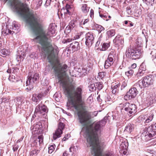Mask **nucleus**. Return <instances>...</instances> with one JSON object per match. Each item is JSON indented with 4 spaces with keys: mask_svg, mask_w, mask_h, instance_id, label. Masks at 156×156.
I'll return each mask as SVG.
<instances>
[{
    "mask_svg": "<svg viewBox=\"0 0 156 156\" xmlns=\"http://www.w3.org/2000/svg\"><path fill=\"white\" fill-rule=\"evenodd\" d=\"M58 127V129L55 131L53 134V138L54 140L61 136V135L62 132V130L64 128L65 124L59 121Z\"/></svg>",
    "mask_w": 156,
    "mask_h": 156,
    "instance_id": "4468645a",
    "label": "nucleus"
},
{
    "mask_svg": "<svg viewBox=\"0 0 156 156\" xmlns=\"http://www.w3.org/2000/svg\"><path fill=\"white\" fill-rule=\"evenodd\" d=\"M138 91L136 88L133 87L130 88L129 91L124 96V99L126 101H127L131 98H135L138 94Z\"/></svg>",
    "mask_w": 156,
    "mask_h": 156,
    "instance_id": "f8f14e48",
    "label": "nucleus"
},
{
    "mask_svg": "<svg viewBox=\"0 0 156 156\" xmlns=\"http://www.w3.org/2000/svg\"><path fill=\"white\" fill-rule=\"evenodd\" d=\"M103 97H102V98ZM97 100L99 102H101L102 101L103 99H101L100 97V96L99 95L97 97Z\"/></svg>",
    "mask_w": 156,
    "mask_h": 156,
    "instance_id": "e2e57ef3",
    "label": "nucleus"
},
{
    "mask_svg": "<svg viewBox=\"0 0 156 156\" xmlns=\"http://www.w3.org/2000/svg\"><path fill=\"white\" fill-rule=\"evenodd\" d=\"M55 145L53 144L51 145L48 147V152L49 153L51 154L55 150Z\"/></svg>",
    "mask_w": 156,
    "mask_h": 156,
    "instance_id": "79ce46f5",
    "label": "nucleus"
},
{
    "mask_svg": "<svg viewBox=\"0 0 156 156\" xmlns=\"http://www.w3.org/2000/svg\"><path fill=\"white\" fill-rule=\"evenodd\" d=\"M67 66L64 65L62 66L56 67L54 69L55 76L57 77L59 82H60L62 87L64 94L67 97L68 101L67 102V106L68 104V77L66 75V71Z\"/></svg>",
    "mask_w": 156,
    "mask_h": 156,
    "instance_id": "20e7f679",
    "label": "nucleus"
},
{
    "mask_svg": "<svg viewBox=\"0 0 156 156\" xmlns=\"http://www.w3.org/2000/svg\"><path fill=\"white\" fill-rule=\"evenodd\" d=\"M11 5L30 26L31 30L37 36L34 41L41 45L42 47V52L45 56H47L48 62L52 63L55 58V55L54 48L50 44V40L48 37H51L52 35L55 34V28L50 26L46 34L43 29L40 19L31 13L29 9L23 3L14 0L11 3Z\"/></svg>",
    "mask_w": 156,
    "mask_h": 156,
    "instance_id": "f257e3e1",
    "label": "nucleus"
},
{
    "mask_svg": "<svg viewBox=\"0 0 156 156\" xmlns=\"http://www.w3.org/2000/svg\"><path fill=\"white\" fill-rule=\"evenodd\" d=\"M68 153L67 151H65L63 154L62 156H68Z\"/></svg>",
    "mask_w": 156,
    "mask_h": 156,
    "instance_id": "680f3d73",
    "label": "nucleus"
},
{
    "mask_svg": "<svg viewBox=\"0 0 156 156\" xmlns=\"http://www.w3.org/2000/svg\"><path fill=\"white\" fill-rule=\"evenodd\" d=\"M127 85L126 83L125 82H122L121 85V90H122L124 89Z\"/></svg>",
    "mask_w": 156,
    "mask_h": 156,
    "instance_id": "6e6d98bb",
    "label": "nucleus"
},
{
    "mask_svg": "<svg viewBox=\"0 0 156 156\" xmlns=\"http://www.w3.org/2000/svg\"><path fill=\"white\" fill-rule=\"evenodd\" d=\"M81 35H77L75 36V37H74V39H73V40H76V39H79L80 38ZM71 40H73V39H70Z\"/></svg>",
    "mask_w": 156,
    "mask_h": 156,
    "instance_id": "bf43d9fd",
    "label": "nucleus"
},
{
    "mask_svg": "<svg viewBox=\"0 0 156 156\" xmlns=\"http://www.w3.org/2000/svg\"><path fill=\"white\" fill-rule=\"evenodd\" d=\"M139 69L145 72L146 70V66L144 62L142 63L140 65Z\"/></svg>",
    "mask_w": 156,
    "mask_h": 156,
    "instance_id": "49530a36",
    "label": "nucleus"
},
{
    "mask_svg": "<svg viewBox=\"0 0 156 156\" xmlns=\"http://www.w3.org/2000/svg\"><path fill=\"white\" fill-rule=\"evenodd\" d=\"M68 4H66L65 8H63L61 10V15H62L63 13L65 18H66L68 17L67 15L68 12Z\"/></svg>",
    "mask_w": 156,
    "mask_h": 156,
    "instance_id": "c85d7f7f",
    "label": "nucleus"
},
{
    "mask_svg": "<svg viewBox=\"0 0 156 156\" xmlns=\"http://www.w3.org/2000/svg\"><path fill=\"white\" fill-rule=\"evenodd\" d=\"M37 1H38V3L37 4V7L38 8H39L40 7L42 4V0H37Z\"/></svg>",
    "mask_w": 156,
    "mask_h": 156,
    "instance_id": "5fc2aeb1",
    "label": "nucleus"
},
{
    "mask_svg": "<svg viewBox=\"0 0 156 156\" xmlns=\"http://www.w3.org/2000/svg\"><path fill=\"white\" fill-rule=\"evenodd\" d=\"M147 132L146 133L144 132L142 134V136H148L152 138L156 134V123L152 124L146 129Z\"/></svg>",
    "mask_w": 156,
    "mask_h": 156,
    "instance_id": "9d476101",
    "label": "nucleus"
},
{
    "mask_svg": "<svg viewBox=\"0 0 156 156\" xmlns=\"http://www.w3.org/2000/svg\"><path fill=\"white\" fill-rule=\"evenodd\" d=\"M75 20H72L69 23V30H73V28L74 27L75 25L74 24V22Z\"/></svg>",
    "mask_w": 156,
    "mask_h": 156,
    "instance_id": "ea45409f",
    "label": "nucleus"
},
{
    "mask_svg": "<svg viewBox=\"0 0 156 156\" xmlns=\"http://www.w3.org/2000/svg\"><path fill=\"white\" fill-rule=\"evenodd\" d=\"M143 0L147 5H152L153 4V2H152V0Z\"/></svg>",
    "mask_w": 156,
    "mask_h": 156,
    "instance_id": "09e8293b",
    "label": "nucleus"
},
{
    "mask_svg": "<svg viewBox=\"0 0 156 156\" xmlns=\"http://www.w3.org/2000/svg\"><path fill=\"white\" fill-rule=\"evenodd\" d=\"M110 46V44L109 43H104L102 45V48L101 49V51H104L107 50Z\"/></svg>",
    "mask_w": 156,
    "mask_h": 156,
    "instance_id": "c9c22d12",
    "label": "nucleus"
},
{
    "mask_svg": "<svg viewBox=\"0 0 156 156\" xmlns=\"http://www.w3.org/2000/svg\"><path fill=\"white\" fill-rule=\"evenodd\" d=\"M115 55V53L113 51H111L109 54L104 64V67L105 69H108L113 64Z\"/></svg>",
    "mask_w": 156,
    "mask_h": 156,
    "instance_id": "ddd939ff",
    "label": "nucleus"
},
{
    "mask_svg": "<svg viewBox=\"0 0 156 156\" xmlns=\"http://www.w3.org/2000/svg\"><path fill=\"white\" fill-rule=\"evenodd\" d=\"M26 56L25 52L24 51H22L21 50H18L17 51L16 55V59L17 62L21 60H23L24 57Z\"/></svg>",
    "mask_w": 156,
    "mask_h": 156,
    "instance_id": "aec40b11",
    "label": "nucleus"
},
{
    "mask_svg": "<svg viewBox=\"0 0 156 156\" xmlns=\"http://www.w3.org/2000/svg\"><path fill=\"white\" fill-rule=\"evenodd\" d=\"M154 116V115L153 114H151L150 115L148 116L144 121V123H148L150 122L153 120Z\"/></svg>",
    "mask_w": 156,
    "mask_h": 156,
    "instance_id": "473e14b6",
    "label": "nucleus"
},
{
    "mask_svg": "<svg viewBox=\"0 0 156 156\" xmlns=\"http://www.w3.org/2000/svg\"><path fill=\"white\" fill-rule=\"evenodd\" d=\"M99 16L100 17L103 18L104 20H105L106 21H107L109 20L108 19H107V15L106 14H101L99 13Z\"/></svg>",
    "mask_w": 156,
    "mask_h": 156,
    "instance_id": "603ef678",
    "label": "nucleus"
},
{
    "mask_svg": "<svg viewBox=\"0 0 156 156\" xmlns=\"http://www.w3.org/2000/svg\"><path fill=\"white\" fill-rule=\"evenodd\" d=\"M153 80L149 76H146L144 77L143 80H140L138 82V84L141 89L148 87L152 84Z\"/></svg>",
    "mask_w": 156,
    "mask_h": 156,
    "instance_id": "9b49d317",
    "label": "nucleus"
},
{
    "mask_svg": "<svg viewBox=\"0 0 156 156\" xmlns=\"http://www.w3.org/2000/svg\"><path fill=\"white\" fill-rule=\"evenodd\" d=\"M19 147V146L18 145H15L13 147V150L14 151H16L18 148Z\"/></svg>",
    "mask_w": 156,
    "mask_h": 156,
    "instance_id": "052dcab7",
    "label": "nucleus"
},
{
    "mask_svg": "<svg viewBox=\"0 0 156 156\" xmlns=\"http://www.w3.org/2000/svg\"><path fill=\"white\" fill-rule=\"evenodd\" d=\"M77 59V57L76 56H73V57L72 58L71 62H70V64H72L73 65H74V64L76 63Z\"/></svg>",
    "mask_w": 156,
    "mask_h": 156,
    "instance_id": "3c124183",
    "label": "nucleus"
},
{
    "mask_svg": "<svg viewBox=\"0 0 156 156\" xmlns=\"http://www.w3.org/2000/svg\"><path fill=\"white\" fill-rule=\"evenodd\" d=\"M141 55V50L133 49L131 46L127 48L126 52V57L130 59H136L140 58Z\"/></svg>",
    "mask_w": 156,
    "mask_h": 156,
    "instance_id": "6e6552de",
    "label": "nucleus"
},
{
    "mask_svg": "<svg viewBox=\"0 0 156 156\" xmlns=\"http://www.w3.org/2000/svg\"><path fill=\"white\" fill-rule=\"evenodd\" d=\"M43 142V137L41 135L38 136V138L35 140L32 143V145L35 147H37L38 145H40Z\"/></svg>",
    "mask_w": 156,
    "mask_h": 156,
    "instance_id": "5701e85b",
    "label": "nucleus"
},
{
    "mask_svg": "<svg viewBox=\"0 0 156 156\" xmlns=\"http://www.w3.org/2000/svg\"><path fill=\"white\" fill-rule=\"evenodd\" d=\"M70 74L71 76L73 77H75L76 76V69H74L73 71H72V72L70 71Z\"/></svg>",
    "mask_w": 156,
    "mask_h": 156,
    "instance_id": "8fccbe9b",
    "label": "nucleus"
},
{
    "mask_svg": "<svg viewBox=\"0 0 156 156\" xmlns=\"http://www.w3.org/2000/svg\"><path fill=\"white\" fill-rule=\"evenodd\" d=\"M145 73V72L139 69L138 71L136 74V76L137 77L141 76H143Z\"/></svg>",
    "mask_w": 156,
    "mask_h": 156,
    "instance_id": "de8ad7c7",
    "label": "nucleus"
},
{
    "mask_svg": "<svg viewBox=\"0 0 156 156\" xmlns=\"http://www.w3.org/2000/svg\"><path fill=\"white\" fill-rule=\"evenodd\" d=\"M129 23L128 24V26L129 27H132L133 26V24L130 22V21H129Z\"/></svg>",
    "mask_w": 156,
    "mask_h": 156,
    "instance_id": "0e129e2a",
    "label": "nucleus"
},
{
    "mask_svg": "<svg viewBox=\"0 0 156 156\" xmlns=\"http://www.w3.org/2000/svg\"><path fill=\"white\" fill-rule=\"evenodd\" d=\"M99 146L102 150L101 152L99 153V149L97 147H95V145L91 146V153L94 156H115L114 152L112 151L107 150L105 151L102 154V152L105 148L106 144L104 143H102L101 144L99 143Z\"/></svg>",
    "mask_w": 156,
    "mask_h": 156,
    "instance_id": "423d86ee",
    "label": "nucleus"
},
{
    "mask_svg": "<svg viewBox=\"0 0 156 156\" xmlns=\"http://www.w3.org/2000/svg\"><path fill=\"white\" fill-rule=\"evenodd\" d=\"M99 122H97L94 123L90 126L91 129H87L86 131L87 142L90 146L95 145V147L98 148L99 153L102 150L99 146L98 134L100 132L101 127Z\"/></svg>",
    "mask_w": 156,
    "mask_h": 156,
    "instance_id": "7ed1b4c3",
    "label": "nucleus"
},
{
    "mask_svg": "<svg viewBox=\"0 0 156 156\" xmlns=\"http://www.w3.org/2000/svg\"><path fill=\"white\" fill-rule=\"evenodd\" d=\"M96 28H97V30L100 33L102 31H104L105 29L104 27L100 25H96Z\"/></svg>",
    "mask_w": 156,
    "mask_h": 156,
    "instance_id": "a18cd8bd",
    "label": "nucleus"
},
{
    "mask_svg": "<svg viewBox=\"0 0 156 156\" xmlns=\"http://www.w3.org/2000/svg\"><path fill=\"white\" fill-rule=\"evenodd\" d=\"M94 10L91 9L90 10V16L91 18H92L94 17Z\"/></svg>",
    "mask_w": 156,
    "mask_h": 156,
    "instance_id": "13d9d810",
    "label": "nucleus"
},
{
    "mask_svg": "<svg viewBox=\"0 0 156 156\" xmlns=\"http://www.w3.org/2000/svg\"><path fill=\"white\" fill-rule=\"evenodd\" d=\"M19 26L16 22L14 21L12 25H7L2 27V34L4 36L12 35L13 33H16L19 31Z\"/></svg>",
    "mask_w": 156,
    "mask_h": 156,
    "instance_id": "39448f33",
    "label": "nucleus"
},
{
    "mask_svg": "<svg viewBox=\"0 0 156 156\" xmlns=\"http://www.w3.org/2000/svg\"><path fill=\"white\" fill-rule=\"evenodd\" d=\"M82 71L80 72V75H84L87 74V70L85 69H82Z\"/></svg>",
    "mask_w": 156,
    "mask_h": 156,
    "instance_id": "864d4df0",
    "label": "nucleus"
},
{
    "mask_svg": "<svg viewBox=\"0 0 156 156\" xmlns=\"http://www.w3.org/2000/svg\"><path fill=\"white\" fill-rule=\"evenodd\" d=\"M81 70H82V69H80V68H78V70H76V73H78V74L80 75V72L82 71Z\"/></svg>",
    "mask_w": 156,
    "mask_h": 156,
    "instance_id": "69168bd1",
    "label": "nucleus"
},
{
    "mask_svg": "<svg viewBox=\"0 0 156 156\" xmlns=\"http://www.w3.org/2000/svg\"><path fill=\"white\" fill-rule=\"evenodd\" d=\"M89 90L90 91H93L94 90H96V87L95 85V83H92L91 82L89 85Z\"/></svg>",
    "mask_w": 156,
    "mask_h": 156,
    "instance_id": "e433bc0d",
    "label": "nucleus"
},
{
    "mask_svg": "<svg viewBox=\"0 0 156 156\" xmlns=\"http://www.w3.org/2000/svg\"><path fill=\"white\" fill-rule=\"evenodd\" d=\"M110 117V118L111 117L109 115H108L107 116L105 117L101 121L99 122H98L100 123V126L101 127H103L105 125L106 123L107 122V120H109Z\"/></svg>",
    "mask_w": 156,
    "mask_h": 156,
    "instance_id": "c756f323",
    "label": "nucleus"
},
{
    "mask_svg": "<svg viewBox=\"0 0 156 156\" xmlns=\"http://www.w3.org/2000/svg\"><path fill=\"white\" fill-rule=\"evenodd\" d=\"M15 79V76H9V77L8 78V79L10 81H14L13 80V79Z\"/></svg>",
    "mask_w": 156,
    "mask_h": 156,
    "instance_id": "4d7b16f0",
    "label": "nucleus"
},
{
    "mask_svg": "<svg viewBox=\"0 0 156 156\" xmlns=\"http://www.w3.org/2000/svg\"><path fill=\"white\" fill-rule=\"evenodd\" d=\"M38 73H29L28 76V79L26 83V90H31L33 88L34 85L37 83L39 79V76Z\"/></svg>",
    "mask_w": 156,
    "mask_h": 156,
    "instance_id": "0eeeda50",
    "label": "nucleus"
},
{
    "mask_svg": "<svg viewBox=\"0 0 156 156\" xmlns=\"http://www.w3.org/2000/svg\"><path fill=\"white\" fill-rule=\"evenodd\" d=\"M111 117L109 118V120L110 119H112V120H113L114 119H115L116 118V116L114 115L113 116V115H111V116H109Z\"/></svg>",
    "mask_w": 156,
    "mask_h": 156,
    "instance_id": "338daca9",
    "label": "nucleus"
},
{
    "mask_svg": "<svg viewBox=\"0 0 156 156\" xmlns=\"http://www.w3.org/2000/svg\"><path fill=\"white\" fill-rule=\"evenodd\" d=\"M42 127V126L41 123H38L37 124L34 125L31 127V128L33 132H34L35 133H37L41 131Z\"/></svg>",
    "mask_w": 156,
    "mask_h": 156,
    "instance_id": "412c9836",
    "label": "nucleus"
},
{
    "mask_svg": "<svg viewBox=\"0 0 156 156\" xmlns=\"http://www.w3.org/2000/svg\"><path fill=\"white\" fill-rule=\"evenodd\" d=\"M39 151L37 150H32L30 152V156H36L38 152Z\"/></svg>",
    "mask_w": 156,
    "mask_h": 156,
    "instance_id": "a19ab883",
    "label": "nucleus"
},
{
    "mask_svg": "<svg viewBox=\"0 0 156 156\" xmlns=\"http://www.w3.org/2000/svg\"><path fill=\"white\" fill-rule=\"evenodd\" d=\"M154 98L153 95L151 94L148 96L146 98L145 103L147 105H150L155 102Z\"/></svg>",
    "mask_w": 156,
    "mask_h": 156,
    "instance_id": "4be33fe9",
    "label": "nucleus"
},
{
    "mask_svg": "<svg viewBox=\"0 0 156 156\" xmlns=\"http://www.w3.org/2000/svg\"><path fill=\"white\" fill-rule=\"evenodd\" d=\"M90 8L87 7V4L83 5L81 7L82 11L84 13H87L89 11Z\"/></svg>",
    "mask_w": 156,
    "mask_h": 156,
    "instance_id": "72a5a7b5",
    "label": "nucleus"
},
{
    "mask_svg": "<svg viewBox=\"0 0 156 156\" xmlns=\"http://www.w3.org/2000/svg\"><path fill=\"white\" fill-rule=\"evenodd\" d=\"M10 52L8 50L6 49H2L0 50V55L3 57H5L6 55H9Z\"/></svg>",
    "mask_w": 156,
    "mask_h": 156,
    "instance_id": "7c9ffc66",
    "label": "nucleus"
},
{
    "mask_svg": "<svg viewBox=\"0 0 156 156\" xmlns=\"http://www.w3.org/2000/svg\"><path fill=\"white\" fill-rule=\"evenodd\" d=\"M136 9V5L133 3L128 6L126 8V12L129 15H132Z\"/></svg>",
    "mask_w": 156,
    "mask_h": 156,
    "instance_id": "6ab92c4d",
    "label": "nucleus"
},
{
    "mask_svg": "<svg viewBox=\"0 0 156 156\" xmlns=\"http://www.w3.org/2000/svg\"><path fill=\"white\" fill-rule=\"evenodd\" d=\"M79 43L78 42L75 41L70 44L69 46V52L70 53H73L75 51L79 49L80 48Z\"/></svg>",
    "mask_w": 156,
    "mask_h": 156,
    "instance_id": "f3484780",
    "label": "nucleus"
},
{
    "mask_svg": "<svg viewBox=\"0 0 156 156\" xmlns=\"http://www.w3.org/2000/svg\"><path fill=\"white\" fill-rule=\"evenodd\" d=\"M128 144V143L127 141V140H126L122 142L120 146L121 147H123V149H126L127 148Z\"/></svg>",
    "mask_w": 156,
    "mask_h": 156,
    "instance_id": "58836bf2",
    "label": "nucleus"
},
{
    "mask_svg": "<svg viewBox=\"0 0 156 156\" xmlns=\"http://www.w3.org/2000/svg\"><path fill=\"white\" fill-rule=\"evenodd\" d=\"M134 73V71L132 69H130L129 70L125 72V74L128 77L131 76Z\"/></svg>",
    "mask_w": 156,
    "mask_h": 156,
    "instance_id": "c03bdc74",
    "label": "nucleus"
},
{
    "mask_svg": "<svg viewBox=\"0 0 156 156\" xmlns=\"http://www.w3.org/2000/svg\"><path fill=\"white\" fill-rule=\"evenodd\" d=\"M69 151L70 153V154L69 153V155L70 154L72 155V156H74V154L75 151V148L74 147H70L69 149Z\"/></svg>",
    "mask_w": 156,
    "mask_h": 156,
    "instance_id": "37998d69",
    "label": "nucleus"
},
{
    "mask_svg": "<svg viewBox=\"0 0 156 156\" xmlns=\"http://www.w3.org/2000/svg\"><path fill=\"white\" fill-rule=\"evenodd\" d=\"M85 44L87 46H91L94 43V37L93 34L88 32L85 35Z\"/></svg>",
    "mask_w": 156,
    "mask_h": 156,
    "instance_id": "2eb2a0df",
    "label": "nucleus"
},
{
    "mask_svg": "<svg viewBox=\"0 0 156 156\" xmlns=\"http://www.w3.org/2000/svg\"><path fill=\"white\" fill-rule=\"evenodd\" d=\"M102 99L107 104L110 105L112 103V101L110 96L107 94H104V97L102 98Z\"/></svg>",
    "mask_w": 156,
    "mask_h": 156,
    "instance_id": "a878e982",
    "label": "nucleus"
},
{
    "mask_svg": "<svg viewBox=\"0 0 156 156\" xmlns=\"http://www.w3.org/2000/svg\"><path fill=\"white\" fill-rule=\"evenodd\" d=\"M150 54L152 55V58L156 66V50L153 49L151 52Z\"/></svg>",
    "mask_w": 156,
    "mask_h": 156,
    "instance_id": "2f4dec72",
    "label": "nucleus"
},
{
    "mask_svg": "<svg viewBox=\"0 0 156 156\" xmlns=\"http://www.w3.org/2000/svg\"><path fill=\"white\" fill-rule=\"evenodd\" d=\"M107 34L108 37H111L115 35V30H109L107 32Z\"/></svg>",
    "mask_w": 156,
    "mask_h": 156,
    "instance_id": "4c0bfd02",
    "label": "nucleus"
},
{
    "mask_svg": "<svg viewBox=\"0 0 156 156\" xmlns=\"http://www.w3.org/2000/svg\"><path fill=\"white\" fill-rule=\"evenodd\" d=\"M134 125L133 124L129 123L125 127L124 132L130 133L134 129Z\"/></svg>",
    "mask_w": 156,
    "mask_h": 156,
    "instance_id": "393cba45",
    "label": "nucleus"
},
{
    "mask_svg": "<svg viewBox=\"0 0 156 156\" xmlns=\"http://www.w3.org/2000/svg\"><path fill=\"white\" fill-rule=\"evenodd\" d=\"M96 89L100 90L103 87V84L102 82H97L95 83Z\"/></svg>",
    "mask_w": 156,
    "mask_h": 156,
    "instance_id": "f704fd0d",
    "label": "nucleus"
},
{
    "mask_svg": "<svg viewBox=\"0 0 156 156\" xmlns=\"http://www.w3.org/2000/svg\"><path fill=\"white\" fill-rule=\"evenodd\" d=\"M47 111V107L42 104H39L36 108L35 111V114H41Z\"/></svg>",
    "mask_w": 156,
    "mask_h": 156,
    "instance_id": "dca6fc26",
    "label": "nucleus"
},
{
    "mask_svg": "<svg viewBox=\"0 0 156 156\" xmlns=\"http://www.w3.org/2000/svg\"><path fill=\"white\" fill-rule=\"evenodd\" d=\"M44 96V94L43 93L34 94L33 95L32 99L34 101L37 102L41 99L42 97Z\"/></svg>",
    "mask_w": 156,
    "mask_h": 156,
    "instance_id": "b1692460",
    "label": "nucleus"
},
{
    "mask_svg": "<svg viewBox=\"0 0 156 156\" xmlns=\"http://www.w3.org/2000/svg\"><path fill=\"white\" fill-rule=\"evenodd\" d=\"M113 42L117 46H122L124 44L123 38L119 35L117 36L113 40Z\"/></svg>",
    "mask_w": 156,
    "mask_h": 156,
    "instance_id": "a211bd4d",
    "label": "nucleus"
},
{
    "mask_svg": "<svg viewBox=\"0 0 156 156\" xmlns=\"http://www.w3.org/2000/svg\"><path fill=\"white\" fill-rule=\"evenodd\" d=\"M69 91V104L72 105L78 111L77 115L80 123L84 126H87L91 118L97 115L98 112L87 111L83 106L80 104L82 94V90L80 88L78 87L75 91L73 88Z\"/></svg>",
    "mask_w": 156,
    "mask_h": 156,
    "instance_id": "f03ea898",
    "label": "nucleus"
},
{
    "mask_svg": "<svg viewBox=\"0 0 156 156\" xmlns=\"http://www.w3.org/2000/svg\"><path fill=\"white\" fill-rule=\"evenodd\" d=\"M120 106L122 107V110H124L128 112L130 114H134L136 112V107L134 104H130L129 103H125L123 104H120Z\"/></svg>",
    "mask_w": 156,
    "mask_h": 156,
    "instance_id": "1a4fd4ad",
    "label": "nucleus"
},
{
    "mask_svg": "<svg viewBox=\"0 0 156 156\" xmlns=\"http://www.w3.org/2000/svg\"><path fill=\"white\" fill-rule=\"evenodd\" d=\"M136 67V64L135 63L133 64L131 66V67L133 69H135Z\"/></svg>",
    "mask_w": 156,
    "mask_h": 156,
    "instance_id": "774afa93",
    "label": "nucleus"
},
{
    "mask_svg": "<svg viewBox=\"0 0 156 156\" xmlns=\"http://www.w3.org/2000/svg\"><path fill=\"white\" fill-rule=\"evenodd\" d=\"M120 85V84L117 83H115V85H114L113 83L111 87L112 89V93L113 94H115L118 92V89Z\"/></svg>",
    "mask_w": 156,
    "mask_h": 156,
    "instance_id": "cd10ccee",
    "label": "nucleus"
},
{
    "mask_svg": "<svg viewBox=\"0 0 156 156\" xmlns=\"http://www.w3.org/2000/svg\"><path fill=\"white\" fill-rule=\"evenodd\" d=\"M74 81V78H71L69 80V91H70L71 90H72L73 88H74V90L75 91H76L78 87H79L81 89V88L80 87H78L75 89V86L74 85V83L73 82Z\"/></svg>",
    "mask_w": 156,
    "mask_h": 156,
    "instance_id": "bb28decb",
    "label": "nucleus"
}]
</instances>
